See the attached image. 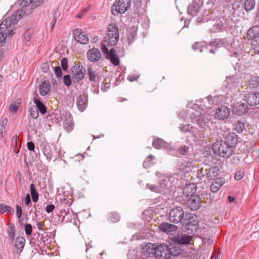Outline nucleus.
<instances>
[{"label":"nucleus","mask_w":259,"mask_h":259,"mask_svg":"<svg viewBox=\"0 0 259 259\" xmlns=\"http://www.w3.org/2000/svg\"><path fill=\"white\" fill-rule=\"evenodd\" d=\"M237 78L236 76H231L227 77L225 80V86L226 88H231L232 86L235 85L237 82Z\"/></svg>","instance_id":"obj_33"},{"label":"nucleus","mask_w":259,"mask_h":259,"mask_svg":"<svg viewBox=\"0 0 259 259\" xmlns=\"http://www.w3.org/2000/svg\"><path fill=\"white\" fill-rule=\"evenodd\" d=\"M25 243V239L23 237H17L14 242V252L18 254L21 252L24 247Z\"/></svg>","instance_id":"obj_18"},{"label":"nucleus","mask_w":259,"mask_h":259,"mask_svg":"<svg viewBox=\"0 0 259 259\" xmlns=\"http://www.w3.org/2000/svg\"><path fill=\"white\" fill-rule=\"evenodd\" d=\"M225 183L224 178L220 177L214 181L210 185V190L212 193L217 192Z\"/></svg>","instance_id":"obj_22"},{"label":"nucleus","mask_w":259,"mask_h":259,"mask_svg":"<svg viewBox=\"0 0 259 259\" xmlns=\"http://www.w3.org/2000/svg\"><path fill=\"white\" fill-rule=\"evenodd\" d=\"M107 81H108L107 79H106L105 80L104 87L101 88V90L104 92H106L107 91V90L109 89V88H110V83H109V82H108Z\"/></svg>","instance_id":"obj_60"},{"label":"nucleus","mask_w":259,"mask_h":259,"mask_svg":"<svg viewBox=\"0 0 259 259\" xmlns=\"http://www.w3.org/2000/svg\"><path fill=\"white\" fill-rule=\"evenodd\" d=\"M73 35L75 40L80 44H86L89 41V36L81 29H75L73 31Z\"/></svg>","instance_id":"obj_8"},{"label":"nucleus","mask_w":259,"mask_h":259,"mask_svg":"<svg viewBox=\"0 0 259 259\" xmlns=\"http://www.w3.org/2000/svg\"><path fill=\"white\" fill-rule=\"evenodd\" d=\"M85 70L82 66H75L72 69L73 77L77 81L81 80L84 76Z\"/></svg>","instance_id":"obj_17"},{"label":"nucleus","mask_w":259,"mask_h":259,"mask_svg":"<svg viewBox=\"0 0 259 259\" xmlns=\"http://www.w3.org/2000/svg\"><path fill=\"white\" fill-rule=\"evenodd\" d=\"M188 149L189 148L187 146L185 145L182 146L178 149L177 152L181 155H186L187 152L188 151Z\"/></svg>","instance_id":"obj_47"},{"label":"nucleus","mask_w":259,"mask_h":259,"mask_svg":"<svg viewBox=\"0 0 259 259\" xmlns=\"http://www.w3.org/2000/svg\"><path fill=\"white\" fill-rule=\"evenodd\" d=\"M254 0H245L244 4V7L246 11H251L255 6Z\"/></svg>","instance_id":"obj_32"},{"label":"nucleus","mask_w":259,"mask_h":259,"mask_svg":"<svg viewBox=\"0 0 259 259\" xmlns=\"http://www.w3.org/2000/svg\"><path fill=\"white\" fill-rule=\"evenodd\" d=\"M244 176V172L242 170L237 171L234 175V178L236 180H240L243 178Z\"/></svg>","instance_id":"obj_48"},{"label":"nucleus","mask_w":259,"mask_h":259,"mask_svg":"<svg viewBox=\"0 0 259 259\" xmlns=\"http://www.w3.org/2000/svg\"><path fill=\"white\" fill-rule=\"evenodd\" d=\"M223 27V24L221 23H218L217 24H215L213 26V31H219L222 29Z\"/></svg>","instance_id":"obj_61"},{"label":"nucleus","mask_w":259,"mask_h":259,"mask_svg":"<svg viewBox=\"0 0 259 259\" xmlns=\"http://www.w3.org/2000/svg\"><path fill=\"white\" fill-rule=\"evenodd\" d=\"M237 135L234 133H232L229 134L226 136L224 141L234 149V148L237 143Z\"/></svg>","instance_id":"obj_21"},{"label":"nucleus","mask_w":259,"mask_h":259,"mask_svg":"<svg viewBox=\"0 0 259 259\" xmlns=\"http://www.w3.org/2000/svg\"><path fill=\"white\" fill-rule=\"evenodd\" d=\"M192 237L187 234H178L175 235L172 240L179 244H188L192 240Z\"/></svg>","instance_id":"obj_12"},{"label":"nucleus","mask_w":259,"mask_h":259,"mask_svg":"<svg viewBox=\"0 0 259 259\" xmlns=\"http://www.w3.org/2000/svg\"><path fill=\"white\" fill-rule=\"evenodd\" d=\"M219 169L217 166L209 167L208 166L207 178L208 180H213L219 175Z\"/></svg>","instance_id":"obj_28"},{"label":"nucleus","mask_w":259,"mask_h":259,"mask_svg":"<svg viewBox=\"0 0 259 259\" xmlns=\"http://www.w3.org/2000/svg\"><path fill=\"white\" fill-rule=\"evenodd\" d=\"M15 234V229L14 226H12L10 228L9 231V236L12 240L14 239Z\"/></svg>","instance_id":"obj_59"},{"label":"nucleus","mask_w":259,"mask_h":259,"mask_svg":"<svg viewBox=\"0 0 259 259\" xmlns=\"http://www.w3.org/2000/svg\"><path fill=\"white\" fill-rule=\"evenodd\" d=\"M24 38L25 40L29 41L31 39V33L30 31H27L24 34Z\"/></svg>","instance_id":"obj_64"},{"label":"nucleus","mask_w":259,"mask_h":259,"mask_svg":"<svg viewBox=\"0 0 259 259\" xmlns=\"http://www.w3.org/2000/svg\"><path fill=\"white\" fill-rule=\"evenodd\" d=\"M165 142L160 138H155L152 143L153 146L156 149H161L164 147Z\"/></svg>","instance_id":"obj_30"},{"label":"nucleus","mask_w":259,"mask_h":259,"mask_svg":"<svg viewBox=\"0 0 259 259\" xmlns=\"http://www.w3.org/2000/svg\"><path fill=\"white\" fill-rule=\"evenodd\" d=\"M87 102L88 96L85 94L80 95L77 98V105L80 111H83L85 110L87 106Z\"/></svg>","instance_id":"obj_20"},{"label":"nucleus","mask_w":259,"mask_h":259,"mask_svg":"<svg viewBox=\"0 0 259 259\" xmlns=\"http://www.w3.org/2000/svg\"><path fill=\"white\" fill-rule=\"evenodd\" d=\"M63 126L67 132H71L73 126L72 120L70 119H67L64 121Z\"/></svg>","instance_id":"obj_38"},{"label":"nucleus","mask_w":259,"mask_h":259,"mask_svg":"<svg viewBox=\"0 0 259 259\" xmlns=\"http://www.w3.org/2000/svg\"><path fill=\"white\" fill-rule=\"evenodd\" d=\"M34 103L36 105L35 106L37 109V111H39L42 114H44L47 112V108L45 105L39 100L38 96L34 97Z\"/></svg>","instance_id":"obj_26"},{"label":"nucleus","mask_w":259,"mask_h":259,"mask_svg":"<svg viewBox=\"0 0 259 259\" xmlns=\"http://www.w3.org/2000/svg\"><path fill=\"white\" fill-rule=\"evenodd\" d=\"M196 186L194 184H186L182 189L183 195L182 197L188 198L195 196Z\"/></svg>","instance_id":"obj_10"},{"label":"nucleus","mask_w":259,"mask_h":259,"mask_svg":"<svg viewBox=\"0 0 259 259\" xmlns=\"http://www.w3.org/2000/svg\"><path fill=\"white\" fill-rule=\"evenodd\" d=\"M235 129L238 133L242 132L244 129V123L238 121L235 125Z\"/></svg>","instance_id":"obj_46"},{"label":"nucleus","mask_w":259,"mask_h":259,"mask_svg":"<svg viewBox=\"0 0 259 259\" xmlns=\"http://www.w3.org/2000/svg\"><path fill=\"white\" fill-rule=\"evenodd\" d=\"M147 187L151 190L152 191L158 193L161 191V189L159 187V186H156L153 184H147Z\"/></svg>","instance_id":"obj_45"},{"label":"nucleus","mask_w":259,"mask_h":259,"mask_svg":"<svg viewBox=\"0 0 259 259\" xmlns=\"http://www.w3.org/2000/svg\"><path fill=\"white\" fill-rule=\"evenodd\" d=\"M156 247V245L152 243H148L145 245L142 249V252L144 255L146 257H155L154 251Z\"/></svg>","instance_id":"obj_16"},{"label":"nucleus","mask_w":259,"mask_h":259,"mask_svg":"<svg viewBox=\"0 0 259 259\" xmlns=\"http://www.w3.org/2000/svg\"><path fill=\"white\" fill-rule=\"evenodd\" d=\"M30 193L33 201L36 202L38 199V194L36 192L35 186L33 184H31L30 186Z\"/></svg>","instance_id":"obj_37"},{"label":"nucleus","mask_w":259,"mask_h":259,"mask_svg":"<svg viewBox=\"0 0 259 259\" xmlns=\"http://www.w3.org/2000/svg\"><path fill=\"white\" fill-rule=\"evenodd\" d=\"M259 85V77L252 76L249 81V86L251 89L256 88Z\"/></svg>","instance_id":"obj_31"},{"label":"nucleus","mask_w":259,"mask_h":259,"mask_svg":"<svg viewBox=\"0 0 259 259\" xmlns=\"http://www.w3.org/2000/svg\"><path fill=\"white\" fill-rule=\"evenodd\" d=\"M154 159V157L153 155H149L147 157L146 160L144 162L143 164H144V166L147 165L148 164V163H149V164H154V162H153L152 161Z\"/></svg>","instance_id":"obj_53"},{"label":"nucleus","mask_w":259,"mask_h":259,"mask_svg":"<svg viewBox=\"0 0 259 259\" xmlns=\"http://www.w3.org/2000/svg\"><path fill=\"white\" fill-rule=\"evenodd\" d=\"M245 101L249 106L259 104V93H249L246 96Z\"/></svg>","instance_id":"obj_14"},{"label":"nucleus","mask_w":259,"mask_h":259,"mask_svg":"<svg viewBox=\"0 0 259 259\" xmlns=\"http://www.w3.org/2000/svg\"><path fill=\"white\" fill-rule=\"evenodd\" d=\"M130 7V0H116L111 7V12L114 15L124 13Z\"/></svg>","instance_id":"obj_6"},{"label":"nucleus","mask_w":259,"mask_h":259,"mask_svg":"<svg viewBox=\"0 0 259 259\" xmlns=\"http://www.w3.org/2000/svg\"><path fill=\"white\" fill-rule=\"evenodd\" d=\"M225 42L226 41L224 39H216L211 42V45L218 48L221 47L225 45Z\"/></svg>","instance_id":"obj_43"},{"label":"nucleus","mask_w":259,"mask_h":259,"mask_svg":"<svg viewBox=\"0 0 259 259\" xmlns=\"http://www.w3.org/2000/svg\"><path fill=\"white\" fill-rule=\"evenodd\" d=\"M5 122L4 121L2 122L0 124V134L2 137H4V134H5Z\"/></svg>","instance_id":"obj_62"},{"label":"nucleus","mask_w":259,"mask_h":259,"mask_svg":"<svg viewBox=\"0 0 259 259\" xmlns=\"http://www.w3.org/2000/svg\"><path fill=\"white\" fill-rule=\"evenodd\" d=\"M22 213V210L21 207L17 205L16 206V216L19 220L21 219V215Z\"/></svg>","instance_id":"obj_56"},{"label":"nucleus","mask_w":259,"mask_h":259,"mask_svg":"<svg viewBox=\"0 0 259 259\" xmlns=\"http://www.w3.org/2000/svg\"><path fill=\"white\" fill-rule=\"evenodd\" d=\"M205 198L206 199V202L210 203L213 198V196H212L210 193H207L206 194L205 196L204 197V199Z\"/></svg>","instance_id":"obj_63"},{"label":"nucleus","mask_w":259,"mask_h":259,"mask_svg":"<svg viewBox=\"0 0 259 259\" xmlns=\"http://www.w3.org/2000/svg\"><path fill=\"white\" fill-rule=\"evenodd\" d=\"M200 7L197 4H192L188 8V13L192 16H196L199 12Z\"/></svg>","instance_id":"obj_29"},{"label":"nucleus","mask_w":259,"mask_h":259,"mask_svg":"<svg viewBox=\"0 0 259 259\" xmlns=\"http://www.w3.org/2000/svg\"><path fill=\"white\" fill-rule=\"evenodd\" d=\"M251 48L254 51V52L259 53V37L252 41Z\"/></svg>","instance_id":"obj_44"},{"label":"nucleus","mask_w":259,"mask_h":259,"mask_svg":"<svg viewBox=\"0 0 259 259\" xmlns=\"http://www.w3.org/2000/svg\"><path fill=\"white\" fill-rule=\"evenodd\" d=\"M88 75L89 76V79L91 81H95L97 77L96 72L93 70L92 67H89L88 69Z\"/></svg>","instance_id":"obj_40"},{"label":"nucleus","mask_w":259,"mask_h":259,"mask_svg":"<svg viewBox=\"0 0 259 259\" xmlns=\"http://www.w3.org/2000/svg\"><path fill=\"white\" fill-rule=\"evenodd\" d=\"M142 2L141 0H136L134 2V8L135 7L136 9L135 10V12L139 15L140 13L142 12Z\"/></svg>","instance_id":"obj_41"},{"label":"nucleus","mask_w":259,"mask_h":259,"mask_svg":"<svg viewBox=\"0 0 259 259\" xmlns=\"http://www.w3.org/2000/svg\"><path fill=\"white\" fill-rule=\"evenodd\" d=\"M51 89L50 83L48 81H43L39 85V91L40 95L45 96L48 95Z\"/></svg>","instance_id":"obj_24"},{"label":"nucleus","mask_w":259,"mask_h":259,"mask_svg":"<svg viewBox=\"0 0 259 259\" xmlns=\"http://www.w3.org/2000/svg\"><path fill=\"white\" fill-rule=\"evenodd\" d=\"M137 25H133L132 28H131V36H132L133 38H135L137 36Z\"/></svg>","instance_id":"obj_52"},{"label":"nucleus","mask_w":259,"mask_h":259,"mask_svg":"<svg viewBox=\"0 0 259 259\" xmlns=\"http://www.w3.org/2000/svg\"><path fill=\"white\" fill-rule=\"evenodd\" d=\"M30 112V114L32 118L33 119H36L39 115L38 111H37V109L34 106H32L30 107L28 110Z\"/></svg>","instance_id":"obj_39"},{"label":"nucleus","mask_w":259,"mask_h":259,"mask_svg":"<svg viewBox=\"0 0 259 259\" xmlns=\"http://www.w3.org/2000/svg\"><path fill=\"white\" fill-rule=\"evenodd\" d=\"M180 173L186 174L192 170L193 165L192 162L185 161L179 165Z\"/></svg>","instance_id":"obj_27"},{"label":"nucleus","mask_w":259,"mask_h":259,"mask_svg":"<svg viewBox=\"0 0 259 259\" xmlns=\"http://www.w3.org/2000/svg\"><path fill=\"white\" fill-rule=\"evenodd\" d=\"M249 39H256L259 37V26L255 25L250 28L247 33Z\"/></svg>","instance_id":"obj_23"},{"label":"nucleus","mask_w":259,"mask_h":259,"mask_svg":"<svg viewBox=\"0 0 259 259\" xmlns=\"http://www.w3.org/2000/svg\"><path fill=\"white\" fill-rule=\"evenodd\" d=\"M20 104L21 103L18 100H17L16 101H15L13 102H12L9 107L10 112H12L13 113H16Z\"/></svg>","instance_id":"obj_36"},{"label":"nucleus","mask_w":259,"mask_h":259,"mask_svg":"<svg viewBox=\"0 0 259 259\" xmlns=\"http://www.w3.org/2000/svg\"><path fill=\"white\" fill-rule=\"evenodd\" d=\"M55 73L58 77H60L62 76V70L60 67H56L54 69Z\"/></svg>","instance_id":"obj_58"},{"label":"nucleus","mask_w":259,"mask_h":259,"mask_svg":"<svg viewBox=\"0 0 259 259\" xmlns=\"http://www.w3.org/2000/svg\"><path fill=\"white\" fill-rule=\"evenodd\" d=\"M119 40V32L118 27L115 23L110 24L108 27L107 34L104 37L101 42V49L102 52L105 56V58L109 60L115 66L119 64L120 60L118 56L116 54L114 48L110 50L108 47L116 45Z\"/></svg>","instance_id":"obj_1"},{"label":"nucleus","mask_w":259,"mask_h":259,"mask_svg":"<svg viewBox=\"0 0 259 259\" xmlns=\"http://www.w3.org/2000/svg\"><path fill=\"white\" fill-rule=\"evenodd\" d=\"M201 200L200 198L195 195L188 199L187 201V206L192 210H196L200 206Z\"/></svg>","instance_id":"obj_11"},{"label":"nucleus","mask_w":259,"mask_h":259,"mask_svg":"<svg viewBox=\"0 0 259 259\" xmlns=\"http://www.w3.org/2000/svg\"><path fill=\"white\" fill-rule=\"evenodd\" d=\"M193 217H189L187 214L184 216V212L182 207H176L171 209L169 214V221L174 223H181L183 226L187 227L191 224V220Z\"/></svg>","instance_id":"obj_2"},{"label":"nucleus","mask_w":259,"mask_h":259,"mask_svg":"<svg viewBox=\"0 0 259 259\" xmlns=\"http://www.w3.org/2000/svg\"><path fill=\"white\" fill-rule=\"evenodd\" d=\"M34 0H20L19 5L22 7H26L30 4H32V2Z\"/></svg>","instance_id":"obj_50"},{"label":"nucleus","mask_w":259,"mask_h":259,"mask_svg":"<svg viewBox=\"0 0 259 259\" xmlns=\"http://www.w3.org/2000/svg\"><path fill=\"white\" fill-rule=\"evenodd\" d=\"M87 55L88 60L92 62L98 61L102 56L100 50L95 48L90 49L87 52Z\"/></svg>","instance_id":"obj_13"},{"label":"nucleus","mask_w":259,"mask_h":259,"mask_svg":"<svg viewBox=\"0 0 259 259\" xmlns=\"http://www.w3.org/2000/svg\"><path fill=\"white\" fill-rule=\"evenodd\" d=\"M248 106L246 104L240 102L234 103L232 106V112L238 115H242L245 114L248 112Z\"/></svg>","instance_id":"obj_9"},{"label":"nucleus","mask_w":259,"mask_h":259,"mask_svg":"<svg viewBox=\"0 0 259 259\" xmlns=\"http://www.w3.org/2000/svg\"><path fill=\"white\" fill-rule=\"evenodd\" d=\"M12 208L10 206L4 205V204H0V214H2L5 212H9L12 213Z\"/></svg>","instance_id":"obj_42"},{"label":"nucleus","mask_w":259,"mask_h":259,"mask_svg":"<svg viewBox=\"0 0 259 259\" xmlns=\"http://www.w3.org/2000/svg\"><path fill=\"white\" fill-rule=\"evenodd\" d=\"M207 171H208V166H205V167H202L200 169L198 170L197 172V177L202 180L204 177L207 178Z\"/></svg>","instance_id":"obj_34"},{"label":"nucleus","mask_w":259,"mask_h":259,"mask_svg":"<svg viewBox=\"0 0 259 259\" xmlns=\"http://www.w3.org/2000/svg\"><path fill=\"white\" fill-rule=\"evenodd\" d=\"M25 233L27 235H30L31 234V233H32V226H31V224H27L25 226Z\"/></svg>","instance_id":"obj_54"},{"label":"nucleus","mask_w":259,"mask_h":259,"mask_svg":"<svg viewBox=\"0 0 259 259\" xmlns=\"http://www.w3.org/2000/svg\"><path fill=\"white\" fill-rule=\"evenodd\" d=\"M154 253L156 259H169L172 255L170 248L164 244L156 245Z\"/></svg>","instance_id":"obj_5"},{"label":"nucleus","mask_w":259,"mask_h":259,"mask_svg":"<svg viewBox=\"0 0 259 259\" xmlns=\"http://www.w3.org/2000/svg\"><path fill=\"white\" fill-rule=\"evenodd\" d=\"M212 150L214 153L225 158L230 157L232 155L234 151V149L224 141L215 142L213 144Z\"/></svg>","instance_id":"obj_4"},{"label":"nucleus","mask_w":259,"mask_h":259,"mask_svg":"<svg viewBox=\"0 0 259 259\" xmlns=\"http://www.w3.org/2000/svg\"><path fill=\"white\" fill-rule=\"evenodd\" d=\"M108 219L112 223H116L120 220V217L117 212H111L108 214Z\"/></svg>","instance_id":"obj_35"},{"label":"nucleus","mask_w":259,"mask_h":259,"mask_svg":"<svg viewBox=\"0 0 259 259\" xmlns=\"http://www.w3.org/2000/svg\"><path fill=\"white\" fill-rule=\"evenodd\" d=\"M20 19V15L15 13L11 17L4 18L0 24V31H5L12 36L14 33L15 25L17 23Z\"/></svg>","instance_id":"obj_3"},{"label":"nucleus","mask_w":259,"mask_h":259,"mask_svg":"<svg viewBox=\"0 0 259 259\" xmlns=\"http://www.w3.org/2000/svg\"><path fill=\"white\" fill-rule=\"evenodd\" d=\"M171 178L165 176L159 182V187L161 189V191H163L165 189H168L172 187L171 183L170 182V179Z\"/></svg>","instance_id":"obj_25"},{"label":"nucleus","mask_w":259,"mask_h":259,"mask_svg":"<svg viewBox=\"0 0 259 259\" xmlns=\"http://www.w3.org/2000/svg\"><path fill=\"white\" fill-rule=\"evenodd\" d=\"M177 227L172 224H170L167 222H164L161 223L159 226V230L164 233L169 234L172 232L176 231Z\"/></svg>","instance_id":"obj_19"},{"label":"nucleus","mask_w":259,"mask_h":259,"mask_svg":"<svg viewBox=\"0 0 259 259\" xmlns=\"http://www.w3.org/2000/svg\"><path fill=\"white\" fill-rule=\"evenodd\" d=\"M63 81L64 84L67 87L70 85L71 83L70 76L68 75H66L63 77Z\"/></svg>","instance_id":"obj_55"},{"label":"nucleus","mask_w":259,"mask_h":259,"mask_svg":"<svg viewBox=\"0 0 259 259\" xmlns=\"http://www.w3.org/2000/svg\"><path fill=\"white\" fill-rule=\"evenodd\" d=\"M68 60L66 58H63L61 62V65L64 70L67 69Z\"/></svg>","instance_id":"obj_57"},{"label":"nucleus","mask_w":259,"mask_h":259,"mask_svg":"<svg viewBox=\"0 0 259 259\" xmlns=\"http://www.w3.org/2000/svg\"><path fill=\"white\" fill-rule=\"evenodd\" d=\"M9 35H10V34L8 32L5 31L2 32V31H0V43L4 42L6 40V37Z\"/></svg>","instance_id":"obj_51"},{"label":"nucleus","mask_w":259,"mask_h":259,"mask_svg":"<svg viewBox=\"0 0 259 259\" xmlns=\"http://www.w3.org/2000/svg\"><path fill=\"white\" fill-rule=\"evenodd\" d=\"M192 127L190 124H181L179 128L181 131L187 133L190 132Z\"/></svg>","instance_id":"obj_49"},{"label":"nucleus","mask_w":259,"mask_h":259,"mask_svg":"<svg viewBox=\"0 0 259 259\" xmlns=\"http://www.w3.org/2000/svg\"><path fill=\"white\" fill-rule=\"evenodd\" d=\"M229 108L225 106L218 108L215 112V117L219 119L223 120L226 119L229 116Z\"/></svg>","instance_id":"obj_15"},{"label":"nucleus","mask_w":259,"mask_h":259,"mask_svg":"<svg viewBox=\"0 0 259 259\" xmlns=\"http://www.w3.org/2000/svg\"><path fill=\"white\" fill-rule=\"evenodd\" d=\"M205 114H199L198 112H194L190 116L192 122H196L199 126L202 128H204L209 119L206 116Z\"/></svg>","instance_id":"obj_7"}]
</instances>
